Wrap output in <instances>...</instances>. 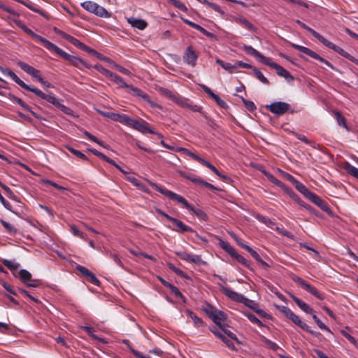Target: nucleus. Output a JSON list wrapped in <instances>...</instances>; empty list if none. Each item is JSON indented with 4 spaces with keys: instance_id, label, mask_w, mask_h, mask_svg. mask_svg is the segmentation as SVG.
<instances>
[{
    "instance_id": "51",
    "label": "nucleus",
    "mask_w": 358,
    "mask_h": 358,
    "mask_svg": "<svg viewBox=\"0 0 358 358\" xmlns=\"http://www.w3.org/2000/svg\"><path fill=\"white\" fill-rule=\"evenodd\" d=\"M261 339L262 341L266 345L267 348L273 351H277L280 348L279 346L275 342L268 339L265 336H262Z\"/></svg>"
},
{
    "instance_id": "29",
    "label": "nucleus",
    "mask_w": 358,
    "mask_h": 358,
    "mask_svg": "<svg viewBox=\"0 0 358 358\" xmlns=\"http://www.w3.org/2000/svg\"><path fill=\"white\" fill-rule=\"evenodd\" d=\"M204 311L213 320H216L217 315H220L221 317L224 316V313L222 311L217 310L210 305H208V308L204 309Z\"/></svg>"
},
{
    "instance_id": "54",
    "label": "nucleus",
    "mask_w": 358,
    "mask_h": 358,
    "mask_svg": "<svg viewBox=\"0 0 358 358\" xmlns=\"http://www.w3.org/2000/svg\"><path fill=\"white\" fill-rule=\"evenodd\" d=\"M174 102L183 108H188L189 106H190V103L188 99L183 98L179 95L177 96L176 100Z\"/></svg>"
},
{
    "instance_id": "39",
    "label": "nucleus",
    "mask_w": 358,
    "mask_h": 358,
    "mask_svg": "<svg viewBox=\"0 0 358 358\" xmlns=\"http://www.w3.org/2000/svg\"><path fill=\"white\" fill-rule=\"evenodd\" d=\"M176 150H178V152H182V154L188 155L194 160L197 161L199 163H200V162L203 159L200 156L196 155L195 153L192 152V151L189 150L185 148L180 147L179 148H177Z\"/></svg>"
},
{
    "instance_id": "44",
    "label": "nucleus",
    "mask_w": 358,
    "mask_h": 358,
    "mask_svg": "<svg viewBox=\"0 0 358 358\" xmlns=\"http://www.w3.org/2000/svg\"><path fill=\"white\" fill-rule=\"evenodd\" d=\"M199 2L205 4L212 9H213L215 11L220 13L221 15H224V12L222 10V9L220 8V6L216 3H212L208 1V0H197Z\"/></svg>"
},
{
    "instance_id": "10",
    "label": "nucleus",
    "mask_w": 358,
    "mask_h": 358,
    "mask_svg": "<svg viewBox=\"0 0 358 358\" xmlns=\"http://www.w3.org/2000/svg\"><path fill=\"white\" fill-rule=\"evenodd\" d=\"M294 280L297 282L299 285L301 286L303 289L308 292L309 293L312 294L313 296H315L316 298H317L320 300L324 299V296L320 294L316 288L313 287L310 284L308 283L306 280H303L300 277H296L294 279Z\"/></svg>"
},
{
    "instance_id": "16",
    "label": "nucleus",
    "mask_w": 358,
    "mask_h": 358,
    "mask_svg": "<svg viewBox=\"0 0 358 358\" xmlns=\"http://www.w3.org/2000/svg\"><path fill=\"white\" fill-rule=\"evenodd\" d=\"M311 202L315 203L319 208H320L322 210L329 213L330 209L325 201H324L322 199H320L317 195L311 192L309 196L307 197Z\"/></svg>"
},
{
    "instance_id": "58",
    "label": "nucleus",
    "mask_w": 358,
    "mask_h": 358,
    "mask_svg": "<svg viewBox=\"0 0 358 358\" xmlns=\"http://www.w3.org/2000/svg\"><path fill=\"white\" fill-rule=\"evenodd\" d=\"M168 288L176 296H177L178 298H179V299H182L183 301H185V297L182 294V293L180 292V290L178 289V287H176V286H174L173 285L171 284Z\"/></svg>"
},
{
    "instance_id": "32",
    "label": "nucleus",
    "mask_w": 358,
    "mask_h": 358,
    "mask_svg": "<svg viewBox=\"0 0 358 358\" xmlns=\"http://www.w3.org/2000/svg\"><path fill=\"white\" fill-rule=\"evenodd\" d=\"M245 248H246V251H248L257 262L260 263L262 266H263L264 267L269 266V265L266 262H264L261 258L260 255L255 250H254L251 247H245Z\"/></svg>"
},
{
    "instance_id": "3",
    "label": "nucleus",
    "mask_w": 358,
    "mask_h": 358,
    "mask_svg": "<svg viewBox=\"0 0 358 358\" xmlns=\"http://www.w3.org/2000/svg\"><path fill=\"white\" fill-rule=\"evenodd\" d=\"M110 79L118 85L119 87H124L129 90V92L135 96L141 98L146 101L152 108L162 109V106L154 101L151 100L150 96L143 92L141 89L131 85L127 84L124 79L116 73H113Z\"/></svg>"
},
{
    "instance_id": "27",
    "label": "nucleus",
    "mask_w": 358,
    "mask_h": 358,
    "mask_svg": "<svg viewBox=\"0 0 358 358\" xmlns=\"http://www.w3.org/2000/svg\"><path fill=\"white\" fill-rule=\"evenodd\" d=\"M66 61L69 62L71 64L77 67H79L80 65H82L87 69L90 68V66L88 65L85 61L73 55H69V57L67 58Z\"/></svg>"
},
{
    "instance_id": "42",
    "label": "nucleus",
    "mask_w": 358,
    "mask_h": 358,
    "mask_svg": "<svg viewBox=\"0 0 358 358\" xmlns=\"http://www.w3.org/2000/svg\"><path fill=\"white\" fill-rule=\"evenodd\" d=\"M231 257L235 259L238 262L241 263L242 265H243L246 268H251L250 262L248 260H247L245 258H244L243 256L239 255L236 251L231 256Z\"/></svg>"
},
{
    "instance_id": "62",
    "label": "nucleus",
    "mask_w": 358,
    "mask_h": 358,
    "mask_svg": "<svg viewBox=\"0 0 358 358\" xmlns=\"http://www.w3.org/2000/svg\"><path fill=\"white\" fill-rule=\"evenodd\" d=\"M94 67L96 69H97L99 71V72H100L101 74L104 75L105 76L108 77V78H110V76H112V74L113 73L110 71L103 68V66H101L100 65H95Z\"/></svg>"
},
{
    "instance_id": "21",
    "label": "nucleus",
    "mask_w": 358,
    "mask_h": 358,
    "mask_svg": "<svg viewBox=\"0 0 358 358\" xmlns=\"http://www.w3.org/2000/svg\"><path fill=\"white\" fill-rule=\"evenodd\" d=\"M291 298L295 302V303L300 308L303 312L308 314H312L314 313V310L306 302L295 296L294 295H291Z\"/></svg>"
},
{
    "instance_id": "11",
    "label": "nucleus",
    "mask_w": 358,
    "mask_h": 358,
    "mask_svg": "<svg viewBox=\"0 0 358 358\" xmlns=\"http://www.w3.org/2000/svg\"><path fill=\"white\" fill-rule=\"evenodd\" d=\"M176 255L189 263H194L198 264H206V262L202 260L201 257L197 255H191L185 251H178L176 252Z\"/></svg>"
},
{
    "instance_id": "63",
    "label": "nucleus",
    "mask_w": 358,
    "mask_h": 358,
    "mask_svg": "<svg viewBox=\"0 0 358 358\" xmlns=\"http://www.w3.org/2000/svg\"><path fill=\"white\" fill-rule=\"evenodd\" d=\"M239 22L241 24H242L243 26H244L245 28H247L249 30L255 29V27L253 26V24L244 17L239 18Z\"/></svg>"
},
{
    "instance_id": "61",
    "label": "nucleus",
    "mask_w": 358,
    "mask_h": 358,
    "mask_svg": "<svg viewBox=\"0 0 358 358\" xmlns=\"http://www.w3.org/2000/svg\"><path fill=\"white\" fill-rule=\"evenodd\" d=\"M278 309L283 314H285L289 319V317L294 314V313L290 310V308H289L287 306H277Z\"/></svg>"
},
{
    "instance_id": "45",
    "label": "nucleus",
    "mask_w": 358,
    "mask_h": 358,
    "mask_svg": "<svg viewBox=\"0 0 358 358\" xmlns=\"http://www.w3.org/2000/svg\"><path fill=\"white\" fill-rule=\"evenodd\" d=\"M83 134L90 141H92V142H94L96 143H97L98 145H101V147L104 148H108V145L105 144L103 141L99 140L96 136H93L92 134H91L90 132H88L87 131H83Z\"/></svg>"
},
{
    "instance_id": "56",
    "label": "nucleus",
    "mask_w": 358,
    "mask_h": 358,
    "mask_svg": "<svg viewBox=\"0 0 358 358\" xmlns=\"http://www.w3.org/2000/svg\"><path fill=\"white\" fill-rule=\"evenodd\" d=\"M71 231L75 236L79 237L85 241L87 240V235L80 231L76 226H71Z\"/></svg>"
},
{
    "instance_id": "55",
    "label": "nucleus",
    "mask_w": 358,
    "mask_h": 358,
    "mask_svg": "<svg viewBox=\"0 0 358 358\" xmlns=\"http://www.w3.org/2000/svg\"><path fill=\"white\" fill-rule=\"evenodd\" d=\"M200 164L206 166L210 170H211L213 173H215L217 176H220V171L216 169L215 166H213L211 163L206 160L205 159H202L200 162Z\"/></svg>"
},
{
    "instance_id": "23",
    "label": "nucleus",
    "mask_w": 358,
    "mask_h": 358,
    "mask_svg": "<svg viewBox=\"0 0 358 358\" xmlns=\"http://www.w3.org/2000/svg\"><path fill=\"white\" fill-rule=\"evenodd\" d=\"M171 222H172L178 228L177 231L179 232H185V231L193 232L194 231V230L192 227H190L188 225L185 224L180 220L173 217V219L171 220Z\"/></svg>"
},
{
    "instance_id": "60",
    "label": "nucleus",
    "mask_w": 358,
    "mask_h": 358,
    "mask_svg": "<svg viewBox=\"0 0 358 358\" xmlns=\"http://www.w3.org/2000/svg\"><path fill=\"white\" fill-rule=\"evenodd\" d=\"M81 328L83 330H85L88 334V335L93 338L94 339L101 341V342L103 343V341L101 338H99L96 335L93 334V329L92 327L89 326H82Z\"/></svg>"
},
{
    "instance_id": "15",
    "label": "nucleus",
    "mask_w": 358,
    "mask_h": 358,
    "mask_svg": "<svg viewBox=\"0 0 358 358\" xmlns=\"http://www.w3.org/2000/svg\"><path fill=\"white\" fill-rule=\"evenodd\" d=\"M202 90L208 94L215 101V103L220 107L223 108H227L228 107L227 103L222 100L217 94L213 92V91L210 89L206 85L202 84L200 85Z\"/></svg>"
},
{
    "instance_id": "31",
    "label": "nucleus",
    "mask_w": 358,
    "mask_h": 358,
    "mask_svg": "<svg viewBox=\"0 0 358 358\" xmlns=\"http://www.w3.org/2000/svg\"><path fill=\"white\" fill-rule=\"evenodd\" d=\"M186 313H187V315L192 320L194 325L196 327L198 328V327H201L203 326L204 323H203V320L201 318H199V317H197L196 315L193 311L187 309L186 310Z\"/></svg>"
},
{
    "instance_id": "36",
    "label": "nucleus",
    "mask_w": 358,
    "mask_h": 358,
    "mask_svg": "<svg viewBox=\"0 0 358 358\" xmlns=\"http://www.w3.org/2000/svg\"><path fill=\"white\" fill-rule=\"evenodd\" d=\"M345 171L358 180V169L349 162H345L343 166Z\"/></svg>"
},
{
    "instance_id": "24",
    "label": "nucleus",
    "mask_w": 358,
    "mask_h": 358,
    "mask_svg": "<svg viewBox=\"0 0 358 358\" xmlns=\"http://www.w3.org/2000/svg\"><path fill=\"white\" fill-rule=\"evenodd\" d=\"M211 331L219 338L222 340V341L229 348V349H234V345L232 343L231 341H230L229 338H227L225 336H224L220 331H218L217 329H211Z\"/></svg>"
},
{
    "instance_id": "47",
    "label": "nucleus",
    "mask_w": 358,
    "mask_h": 358,
    "mask_svg": "<svg viewBox=\"0 0 358 358\" xmlns=\"http://www.w3.org/2000/svg\"><path fill=\"white\" fill-rule=\"evenodd\" d=\"M295 187L300 193H301L306 198L312 192L303 183L299 181L295 184Z\"/></svg>"
},
{
    "instance_id": "33",
    "label": "nucleus",
    "mask_w": 358,
    "mask_h": 358,
    "mask_svg": "<svg viewBox=\"0 0 358 358\" xmlns=\"http://www.w3.org/2000/svg\"><path fill=\"white\" fill-rule=\"evenodd\" d=\"M48 49L51 52H54L65 60L67 59L68 57H69V54L65 52L62 49H61L59 46H46Z\"/></svg>"
},
{
    "instance_id": "7",
    "label": "nucleus",
    "mask_w": 358,
    "mask_h": 358,
    "mask_svg": "<svg viewBox=\"0 0 358 358\" xmlns=\"http://www.w3.org/2000/svg\"><path fill=\"white\" fill-rule=\"evenodd\" d=\"M28 91L34 93L41 99L46 100L48 102L52 103L55 106H57L59 102H62V101L57 97L52 92L45 94L41 90L32 86H29Z\"/></svg>"
},
{
    "instance_id": "1",
    "label": "nucleus",
    "mask_w": 358,
    "mask_h": 358,
    "mask_svg": "<svg viewBox=\"0 0 358 358\" xmlns=\"http://www.w3.org/2000/svg\"><path fill=\"white\" fill-rule=\"evenodd\" d=\"M152 186L155 188V189L162 194L169 197L170 199L175 201L176 202L182 204L185 208L192 211L195 215H196L199 219L202 220H206L208 216L206 213L200 208H194L189 202L181 195L178 194L171 190H169L166 188H164L159 185L156 183H152Z\"/></svg>"
},
{
    "instance_id": "5",
    "label": "nucleus",
    "mask_w": 358,
    "mask_h": 358,
    "mask_svg": "<svg viewBox=\"0 0 358 358\" xmlns=\"http://www.w3.org/2000/svg\"><path fill=\"white\" fill-rule=\"evenodd\" d=\"M124 124L131 127L143 134L146 133L156 134L159 138H163V135L161 133L156 131L154 129L150 128L148 122L145 120H142L141 122L138 120L132 119L127 115V121Z\"/></svg>"
},
{
    "instance_id": "35",
    "label": "nucleus",
    "mask_w": 358,
    "mask_h": 358,
    "mask_svg": "<svg viewBox=\"0 0 358 358\" xmlns=\"http://www.w3.org/2000/svg\"><path fill=\"white\" fill-rule=\"evenodd\" d=\"M177 173L184 178L190 180L192 182L198 184L200 178H197L195 175L190 173L185 172L181 170L177 171Z\"/></svg>"
},
{
    "instance_id": "28",
    "label": "nucleus",
    "mask_w": 358,
    "mask_h": 358,
    "mask_svg": "<svg viewBox=\"0 0 358 358\" xmlns=\"http://www.w3.org/2000/svg\"><path fill=\"white\" fill-rule=\"evenodd\" d=\"M217 240L220 248L231 257L236 252V250L227 241H225L220 238H217Z\"/></svg>"
},
{
    "instance_id": "48",
    "label": "nucleus",
    "mask_w": 358,
    "mask_h": 358,
    "mask_svg": "<svg viewBox=\"0 0 358 358\" xmlns=\"http://www.w3.org/2000/svg\"><path fill=\"white\" fill-rule=\"evenodd\" d=\"M3 264L6 266L8 269L13 271L18 268L20 264L14 260L3 259Z\"/></svg>"
},
{
    "instance_id": "34",
    "label": "nucleus",
    "mask_w": 358,
    "mask_h": 358,
    "mask_svg": "<svg viewBox=\"0 0 358 358\" xmlns=\"http://www.w3.org/2000/svg\"><path fill=\"white\" fill-rule=\"evenodd\" d=\"M185 22L187 24H189L190 27L197 29L198 31H199L200 32H201L204 35H206V36H207L208 37H213L214 36L213 34L208 31L206 29H205L203 27H202L199 24H196L194 22H191L189 20H186Z\"/></svg>"
},
{
    "instance_id": "40",
    "label": "nucleus",
    "mask_w": 358,
    "mask_h": 358,
    "mask_svg": "<svg viewBox=\"0 0 358 358\" xmlns=\"http://www.w3.org/2000/svg\"><path fill=\"white\" fill-rule=\"evenodd\" d=\"M176 150H178V152H182V154L188 155L194 160L197 161L199 163H200V162L203 159L200 156L196 155L195 153L192 152V151L189 150L185 148L180 147L179 148H177Z\"/></svg>"
},
{
    "instance_id": "46",
    "label": "nucleus",
    "mask_w": 358,
    "mask_h": 358,
    "mask_svg": "<svg viewBox=\"0 0 358 358\" xmlns=\"http://www.w3.org/2000/svg\"><path fill=\"white\" fill-rule=\"evenodd\" d=\"M306 29L308 30L310 33L312 34L313 36H315L316 38L318 39V41L322 43L323 45H333L331 43L329 42L327 40H326L322 35H320L319 33L316 32L315 30H313L311 28L306 27Z\"/></svg>"
},
{
    "instance_id": "18",
    "label": "nucleus",
    "mask_w": 358,
    "mask_h": 358,
    "mask_svg": "<svg viewBox=\"0 0 358 358\" xmlns=\"http://www.w3.org/2000/svg\"><path fill=\"white\" fill-rule=\"evenodd\" d=\"M100 113L106 117H108L113 121L118 122L124 124L127 121V115L115 113L112 112H100Z\"/></svg>"
},
{
    "instance_id": "6",
    "label": "nucleus",
    "mask_w": 358,
    "mask_h": 358,
    "mask_svg": "<svg viewBox=\"0 0 358 358\" xmlns=\"http://www.w3.org/2000/svg\"><path fill=\"white\" fill-rule=\"evenodd\" d=\"M81 6L86 10L94 13L99 17L108 18L111 16V14L106 8L93 1H85L81 3Z\"/></svg>"
},
{
    "instance_id": "8",
    "label": "nucleus",
    "mask_w": 358,
    "mask_h": 358,
    "mask_svg": "<svg viewBox=\"0 0 358 358\" xmlns=\"http://www.w3.org/2000/svg\"><path fill=\"white\" fill-rule=\"evenodd\" d=\"M266 108L275 115L280 116L289 110L290 105L284 101H275L270 105H266Z\"/></svg>"
},
{
    "instance_id": "50",
    "label": "nucleus",
    "mask_w": 358,
    "mask_h": 358,
    "mask_svg": "<svg viewBox=\"0 0 358 358\" xmlns=\"http://www.w3.org/2000/svg\"><path fill=\"white\" fill-rule=\"evenodd\" d=\"M83 48L85 50L87 51L90 54L94 55L97 59L102 60V61H106L107 58L106 57L103 56L101 53L98 52L95 50L90 48L89 46H80Z\"/></svg>"
},
{
    "instance_id": "14",
    "label": "nucleus",
    "mask_w": 358,
    "mask_h": 358,
    "mask_svg": "<svg viewBox=\"0 0 358 358\" xmlns=\"http://www.w3.org/2000/svg\"><path fill=\"white\" fill-rule=\"evenodd\" d=\"M0 71L5 76L10 77L14 82L19 85L21 87L28 90L30 85H27L23 80L20 79L11 70L3 68L0 66Z\"/></svg>"
},
{
    "instance_id": "13",
    "label": "nucleus",
    "mask_w": 358,
    "mask_h": 358,
    "mask_svg": "<svg viewBox=\"0 0 358 358\" xmlns=\"http://www.w3.org/2000/svg\"><path fill=\"white\" fill-rule=\"evenodd\" d=\"M182 58L185 63L191 65L192 66H194L196 64L198 54L194 50L192 49V46H188L185 50Z\"/></svg>"
},
{
    "instance_id": "52",
    "label": "nucleus",
    "mask_w": 358,
    "mask_h": 358,
    "mask_svg": "<svg viewBox=\"0 0 358 358\" xmlns=\"http://www.w3.org/2000/svg\"><path fill=\"white\" fill-rule=\"evenodd\" d=\"M252 71L255 75L256 78L263 84H269L268 80L263 75V73L257 68H252Z\"/></svg>"
},
{
    "instance_id": "22",
    "label": "nucleus",
    "mask_w": 358,
    "mask_h": 358,
    "mask_svg": "<svg viewBox=\"0 0 358 358\" xmlns=\"http://www.w3.org/2000/svg\"><path fill=\"white\" fill-rule=\"evenodd\" d=\"M263 173L269 181H271L272 183L275 184L278 187H280L285 192L287 191V189H289V187H288L285 183H283L277 178H275L273 174L267 171H263Z\"/></svg>"
},
{
    "instance_id": "41",
    "label": "nucleus",
    "mask_w": 358,
    "mask_h": 358,
    "mask_svg": "<svg viewBox=\"0 0 358 358\" xmlns=\"http://www.w3.org/2000/svg\"><path fill=\"white\" fill-rule=\"evenodd\" d=\"M176 150H178V152H182V154L188 155L194 160L197 161L199 163H200V162L203 159L200 156L196 155L195 153L192 152V151L189 150L185 148L180 147L179 148H177Z\"/></svg>"
},
{
    "instance_id": "57",
    "label": "nucleus",
    "mask_w": 358,
    "mask_h": 358,
    "mask_svg": "<svg viewBox=\"0 0 358 358\" xmlns=\"http://www.w3.org/2000/svg\"><path fill=\"white\" fill-rule=\"evenodd\" d=\"M168 1L180 10H182L183 12L187 11V8L182 2L178 1V0H168Z\"/></svg>"
},
{
    "instance_id": "30",
    "label": "nucleus",
    "mask_w": 358,
    "mask_h": 358,
    "mask_svg": "<svg viewBox=\"0 0 358 358\" xmlns=\"http://www.w3.org/2000/svg\"><path fill=\"white\" fill-rule=\"evenodd\" d=\"M216 63L220 64L224 69L230 73H236V63L234 64H231V63L225 62L220 59L216 60Z\"/></svg>"
},
{
    "instance_id": "26",
    "label": "nucleus",
    "mask_w": 358,
    "mask_h": 358,
    "mask_svg": "<svg viewBox=\"0 0 358 358\" xmlns=\"http://www.w3.org/2000/svg\"><path fill=\"white\" fill-rule=\"evenodd\" d=\"M333 48V49L337 52L338 53H339L340 55H341L342 56H343L344 57L348 59L349 60H350L351 62H354L355 64H357L358 65V59H357L355 57H354L353 56H352L350 54H349L348 52H346L345 50H344L341 46H331Z\"/></svg>"
},
{
    "instance_id": "38",
    "label": "nucleus",
    "mask_w": 358,
    "mask_h": 358,
    "mask_svg": "<svg viewBox=\"0 0 358 358\" xmlns=\"http://www.w3.org/2000/svg\"><path fill=\"white\" fill-rule=\"evenodd\" d=\"M296 48H298L301 52L309 55L313 59L320 60L322 57H320L318 54L315 52L314 51L310 50L306 46H294Z\"/></svg>"
},
{
    "instance_id": "2",
    "label": "nucleus",
    "mask_w": 358,
    "mask_h": 358,
    "mask_svg": "<svg viewBox=\"0 0 358 358\" xmlns=\"http://www.w3.org/2000/svg\"><path fill=\"white\" fill-rule=\"evenodd\" d=\"M245 50L248 53L253 55L262 64L270 66L275 70L276 73L281 77H283L288 83L293 82L294 78L291 73L285 68L279 64L271 62L270 59L262 55L259 51L253 48L252 46H244Z\"/></svg>"
},
{
    "instance_id": "59",
    "label": "nucleus",
    "mask_w": 358,
    "mask_h": 358,
    "mask_svg": "<svg viewBox=\"0 0 358 358\" xmlns=\"http://www.w3.org/2000/svg\"><path fill=\"white\" fill-rule=\"evenodd\" d=\"M334 114L336 115L338 124L340 126H342L343 127L346 128L347 125H346L344 117L338 111H334Z\"/></svg>"
},
{
    "instance_id": "9",
    "label": "nucleus",
    "mask_w": 358,
    "mask_h": 358,
    "mask_svg": "<svg viewBox=\"0 0 358 358\" xmlns=\"http://www.w3.org/2000/svg\"><path fill=\"white\" fill-rule=\"evenodd\" d=\"M19 277L21 281L29 287H37L40 285L38 280H32L31 273L26 269H21L19 271Z\"/></svg>"
},
{
    "instance_id": "17",
    "label": "nucleus",
    "mask_w": 358,
    "mask_h": 358,
    "mask_svg": "<svg viewBox=\"0 0 358 358\" xmlns=\"http://www.w3.org/2000/svg\"><path fill=\"white\" fill-rule=\"evenodd\" d=\"M286 193L289 194L290 197L292 198L301 207L304 208L310 213L315 214V210L310 205L307 204L303 200H301L300 197L296 194H295L292 189L289 188Z\"/></svg>"
},
{
    "instance_id": "4",
    "label": "nucleus",
    "mask_w": 358,
    "mask_h": 358,
    "mask_svg": "<svg viewBox=\"0 0 358 358\" xmlns=\"http://www.w3.org/2000/svg\"><path fill=\"white\" fill-rule=\"evenodd\" d=\"M222 292L229 299L234 301L243 303L246 306L250 308L259 315L266 317L267 313L262 309L257 308V305L252 300L248 299L244 295L239 294L229 287L221 286Z\"/></svg>"
},
{
    "instance_id": "64",
    "label": "nucleus",
    "mask_w": 358,
    "mask_h": 358,
    "mask_svg": "<svg viewBox=\"0 0 358 358\" xmlns=\"http://www.w3.org/2000/svg\"><path fill=\"white\" fill-rule=\"evenodd\" d=\"M241 100H242L243 103H244L245 106L249 110L253 111L254 110L256 109V106H255V103L252 101L245 99H244L243 97L241 98Z\"/></svg>"
},
{
    "instance_id": "12",
    "label": "nucleus",
    "mask_w": 358,
    "mask_h": 358,
    "mask_svg": "<svg viewBox=\"0 0 358 358\" xmlns=\"http://www.w3.org/2000/svg\"><path fill=\"white\" fill-rule=\"evenodd\" d=\"M17 65L22 70H23L36 80L39 81L42 78L40 71L29 65L28 64L22 61H19L17 62Z\"/></svg>"
},
{
    "instance_id": "53",
    "label": "nucleus",
    "mask_w": 358,
    "mask_h": 358,
    "mask_svg": "<svg viewBox=\"0 0 358 358\" xmlns=\"http://www.w3.org/2000/svg\"><path fill=\"white\" fill-rule=\"evenodd\" d=\"M1 223L9 234H15L17 233L16 228L9 222L4 220H1Z\"/></svg>"
},
{
    "instance_id": "19",
    "label": "nucleus",
    "mask_w": 358,
    "mask_h": 358,
    "mask_svg": "<svg viewBox=\"0 0 358 358\" xmlns=\"http://www.w3.org/2000/svg\"><path fill=\"white\" fill-rule=\"evenodd\" d=\"M291 320L296 325L301 328L303 330L310 333V334L315 335V333L313 331L310 327L304 322L301 321L298 315L293 314L290 317Z\"/></svg>"
},
{
    "instance_id": "49",
    "label": "nucleus",
    "mask_w": 358,
    "mask_h": 358,
    "mask_svg": "<svg viewBox=\"0 0 358 358\" xmlns=\"http://www.w3.org/2000/svg\"><path fill=\"white\" fill-rule=\"evenodd\" d=\"M159 91L160 92V93L162 94H163L166 97L169 98V99H171L173 102L176 100V98L178 96V94L172 92L171 90H169L166 89V88L162 87V88L159 89Z\"/></svg>"
},
{
    "instance_id": "25",
    "label": "nucleus",
    "mask_w": 358,
    "mask_h": 358,
    "mask_svg": "<svg viewBox=\"0 0 358 358\" xmlns=\"http://www.w3.org/2000/svg\"><path fill=\"white\" fill-rule=\"evenodd\" d=\"M57 33L59 34V36L64 40H66L67 42L71 43L72 45H84L83 43L79 42L76 38L73 37L72 36L66 34L62 31L57 30V28L55 29Z\"/></svg>"
},
{
    "instance_id": "20",
    "label": "nucleus",
    "mask_w": 358,
    "mask_h": 358,
    "mask_svg": "<svg viewBox=\"0 0 358 358\" xmlns=\"http://www.w3.org/2000/svg\"><path fill=\"white\" fill-rule=\"evenodd\" d=\"M127 22L131 27L139 30H143L148 27V22L143 19L129 17L127 19Z\"/></svg>"
},
{
    "instance_id": "37",
    "label": "nucleus",
    "mask_w": 358,
    "mask_h": 358,
    "mask_svg": "<svg viewBox=\"0 0 358 358\" xmlns=\"http://www.w3.org/2000/svg\"><path fill=\"white\" fill-rule=\"evenodd\" d=\"M106 62H108L109 64H110L113 67L116 69L117 71H119L120 73H122L124 75H127V76H131V73L128 69L117 64V63H115L114 61H113L110 58L108 57Z\"/></svg>"
},
{
    "instance_id": "43",
    "label": "nucleus",
    "mask_w": 358,
    "mask_h": 358,
    "mask_svg": "<svg viewBox=\"0 0 358 358\" xmlns=\"http://www.w3.org/2000/svg\"><path fill=\"white\" fill-rule=\"evenodd\" d=\"M243 314L252 323L256 324L259 327H264L265 325L262 322L258 319L255 315L249 312H243Z\"/></svg>"
}]
</instances>
